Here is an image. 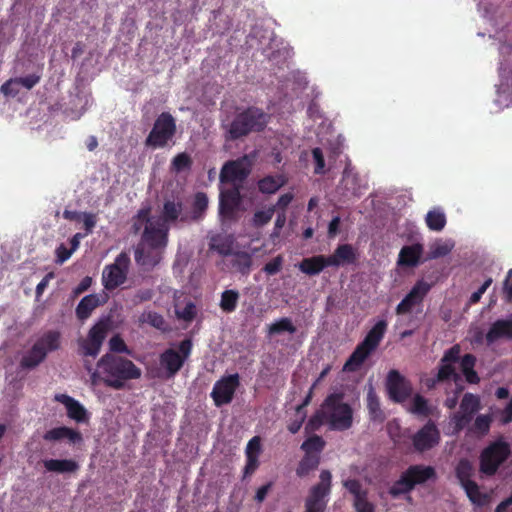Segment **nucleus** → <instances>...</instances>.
<instances>
[{
	"label": "nucleus",
	"instance_id": "obj_63",
	"mask_svg": "<svg viewBox=\"0 0 512 512\" xmlns=\"http://www.w3.org/2000/svg\"><path fill=\"white\" fill-rule=\"evenodd\" d=\"M453 245L448 243H437L431 248V258L446 256L451 252Z\"/></svg>",
	"mask_w": 512,
	"mask_h": 512
},
{
	"label": "nucleus",
	"instance_id": "obj_14",
	"mask_svg": "<svg viewBox=\"0 0 512 512\" xmlns=\"http://www.w3.org/2000/svg\"><path fill=\"white\" fill-rule=\"evenodd\" d=\"M240 188L239 185H234L231 188L220 191L219 214L223 219L236 220L237 211L242 202Z\"/></svg>",
	"mask_w": 512,
	"mask_h": 512
},
{
	"label": "nucleus",
	"instance_id": "obj_50",
	"mask_svg": "<svg viewBox=\"0 0 512 512\" xmlns=\"http://www.w3.org/2000/svg\"><path fill=\"white\" fill-rule=\"evenodd\" d=\"M232 266L242 275H248L252 266V258L246 252H237L232 261Z\"/></svg>",
	"mask_w": 512,
	"mask_h": 512
},
{
	"label": "nucleus",
	"instance_id": "obj_27",
	"mask_svg": "<svg viewBox=\"0 0 512 512\" xmlns=\"http://www.w3.org/2000/svg\"><path fill=\"white\" fill-rule=\"evenodd\" d=\"M319 483L310 488L309 498L321 501H327V497L331 492L332 474L329 470H322L319 475Z\"/></svg>",
	"mask_w": 512,
	"mask_h": 512
},
{
	"label": "nucleus",
	"instance_id": "obj_51",
	"mask_svg": "<svg viewBox=\"0 0 512 512\" xmlns=\"http://www.w3.org/2000/svg\"><path fill=\"white\" fill-rule=\"evenodd\" d=\"M140 322L148 323L152 327L161 331L167 330L166 321L164 317L155 311H148L142 313V315L140 316Z\"/></svg>",
	"mask_w": 512,
	"mask_h": 512
},
{
	"label": "nucleus",
	"instance_id": "obj_62",
	"mask_svg": "<svg viewBox=\"0 0 512 512\" xmlns=\"http://www.w3.org/2000/svg\"><path fill=\"white\" fill-rule=\"evenodd\" d=\"M41 76L36 74H30L25 77H17L16 80L19 86H23L27 90L32 89L35 85L40 82Z\"/></svg>",
	"mask_w": 512,
	"mask_h": 512
},
{
	"label": "nucleus",
	"instance_id": "obj_6",
	"mask_svg": "<svg viewBox=\"0 0 512 512\" xmlns=\"http://www.w3.org/2000/svg\"><path fill=\"white\" fill-rule=\"evenodd\" d=\"M112 328L109 317L99 319L88 331L85 338L78 340L79 353L82 356L96 357Z\"/></svg>",
	"mask_w": 512,
	"mask_h": 512
},
{
	"label": "nucleus",
	"instance_id": "obj_29",
	"mask_svg": "<svg viewBox=\"0 0 512 512\" xmlns=\"http://www.w3.org/2000/svg\"><path fill=\"white\" fill-rule=\"evenodd\" d=\"M328 266V258L324 255L304 258L298 265L300 271L309 276L318 275Z\"/></svg>",
	"mask_w": 512,
	"mask_h": 512
},
{
	"label": "nucleus",
	"instance_id": "obj_45",
	"mask_svg": "<svg viewBox=\"0 0 512 512\" xmlns=\"http://www.w3.org/2000/svg\"><path fill=\"white\" fill-rule=\"evenodd\" d=\"M360 178L357 174L345 170L342 177V184L344 188L351 193V195L360 197L362 195V186L359 183Z\"/></svg>",
	"mask_w": 512,
	"mask_h": 512
},
{
	"label": "nucleus",
	"instance_id": "obj_21",
	"mask_svg": "<svg viewBox=\"0 0 512 512\" xmlns=\"http://www.w3.org/2000/svg\"><path fill=\"white\" fill-rule=\"evenodd\" d=\"M54 400L63 404L66 408L67 416L77 423H86L89 420V414L85 407L73 397L67 394H56Z\"/></svg>",
	"mask_w": 512,
	"mask_h": 512
},
{
	"label": "nucleus",
	"instance_id": "obj_24",
	"mask_svg": "<svg viewBox=\"0 0 512 512\" xmlns=\"http://www.w3.org/2000/svg\"><path fill=\"white\" fill-rule=\"evenodd\" d=\"M45 441L55 442L63 439H67L71 444H77L82 442V434L72 428L66 426H60L46 431L43 435Z\"/></svg>",
	"mask_w": 512,
	"mask_h": 512
},
{
	"label": "nucleus",
	"instance_id": "obj_48",
	"mask_svg": "<svg viewBox=\"0 0 512 512\" xmlns=\"http://www.w3.org/2000/svg\"><path fill=\"white\" fill-rule=\"evenodd\" d=\"M275 213V206H269L263 210H257L254 212L251 224L255 228H261L267 225Z\"/></svg>",
	"mask_w": 512,
	"mask_h": 512
},
{
	"label": "nucleus",
	"instance_id": "obj_38",
	"mask_svg": "<svg viewBox=\"0 0 512 512\" xmlns=\"http://www.w3.org/2000/svg\"><path fill=\"white\" fill-rule=\"evenodd\" d=\"M408 411L418 417H429L434 413V407L421 394H416Z\"/></svg>",
	"mask_w": 512,
	"mask_h": 512
},
{
	"label": "nucleus",
	"instance_id": "obj_11",
	"mask_svg": "<svg viewBox=\"0 0 512 512\" xmlns=\"http://www.w3.org/2000/svg\"><path fill=\"white\" fill-rule=\"evenodd\" d=\"M239 385L240 376L238 373L223 376L217 380L210 393L214 405L216 407H222L230 404Z\"/></svg>",
	"mask_w": 512,
	"mask_h": 512
},
{
	"label": "nucleus",
	"instance_id": "obj_26",
	"mask_svg": "<svg viewBox=\"0 0 512 512\" xmlns=\"http://www.w3.org/2000/svg\"><path fill=\"white\" fill-rule=\"evenodd\" d=\"M374 352L360 342L343 366V371L356 372L361 368L366 359Z\"/></svg>",
	"mask_w": 512,
	"mask_h": 512
},
{
	"label": "nucleus",
	"instance_id": "obj_34",
	"mask_svg": "<svg viewBox=\"0 0 512 512\" xmlns=\"http://www.w3.org/2000/svg\"><path fill=\"white\" fill-rule=\"evenodd\" d=\"M45 469L56 473H74L79 469V464L73 459H48L43 461Z\"/></svg>",
	"mask_w": 512,
	"mask_h": 512
},
{
	"label": "nucleus",
	"instance_id": "obj_19",
	"mask_svg": "<svg viewBox=\"0 0 512 512\" xmlns=\"http://www.w3.org/2000/svg\"><path fill=\"white\" fill-rule=\"evenodd\" d=\"M403 473L407 477L413 489L417 485H423L428 481H435L437 479L435 468L429 465H410L405 471H403Z\"/></svg>",
	"mask_w": 512,
	"mask_h": 512
},
{
	"label": "nucleus",
	"instance_id": "obj_3",
	"mask_svg": "<svg viewBox=\"0 0 512 512\" xmlns=\"http://www.w3.org/2000/svg\"><path fill=\"white\" fill-rule=\"evenodd\" d=\"M342 393L329 394L322 403L326 423L331 430L345 431L353 424V410L348 403L343 402Z\"/></svg>",
	"mask_w": 512,
	"mask_h": 512
},
{
	"label": "nucleus",
	"instance_id": "obj_46",
	"mask_svg": "<svg viewBox=\"0 0 512 512\" xmlns=\"http://www.w3.org/2000/svg\"><path fill=\"white\" fill-rule=\"evenodd\" d=\"M239 292L237 290L229 289L225 290L221 294L220 308L225 313H232L236 310Z\"/></svg>",
	"mask_w": 512,
	"mask_h": 512
},
{
	"label": "nucleus",
	"instance_id": "obj_47",
	"mask_svg": "<svg viewBox=\"0 0 512 512\" xmlns=\"http://www.w3.org/2000/svg\"><path fill=\"white\" fill-rule=\"evenodd\" d=\"M412 490L407 477L402 472L399 479L396 480L393 485L389 488L388 493L393 498H399L402 495L409 494Z\"/></svg>",
	"mask_w": 512,
	"mask_h": 512
},
{
	"label": "nucleus",
	"instance_id": "obj_28",
	"mask_svg": "<svg viewBox=\"0 0 512 512\" xmlns=\"http://www.w3.org/2000/svg\"><path fill=\"white\" fill-rule=\"evenodd\" d=\"M319 483L310 488L309 498L321 501H327V497L331 492L332 474L329 470H322L319 475Z\"/></svg>",
	"mask_w": 512,
	"mask_h": 512
},
{
	"label": "nucleus",
	"instance_id": "obj_44",
	"mask_svg": "<svg viewBox=\"0 0 512 512\" xmlns=\"http://www.w3.org/2000/svg\"><path fill=\"white\" fill-rule=\"evenodd\" d=\"M326 442L321 436L313 435L308 437L302 444L301 450L307 455H320L325 448Z\"/></svg>",
	"mask_w": 512,
	"mask_h": 512
},
{
	"label": "nucleus",
	"instance_id": "obj_2",
	"mask_svg": "<svg viewBox=\"0 0 512 512\" xmlns=\"http://www.w3.org/2000/svg\"><path fill=\"white\" fill-rule=\"evenodd\" d=\"M270 120V115L262 108L249 106L238 111L233 119L222 123L224 137L227 141H236L251 133L265 130Z\"/></svg>",
	"mask_w": 512,
	"mask_h": 512
},
{
	"label": "nucleus",
	"instance_id": "obj_8",
	"mask_svg": "<svg viewBox=\"0 0 512 512\" xmlns=\"http://www.w3.org/2000/svg\"><path fill=\"white\" fill-rule=\"evenodd\" d=\"M130 263L129 254L121 252L112 264L105 266L102 272V284L106 290L112 291L125 283Z\"/></svg>",
	"mask_w": 512,
	"mask_h": 512
},
{
	"label": "nucleus",
	"instance_id": "obj_7",
	"mask_svg": "<svg viewBox=\"0 0 512 512\" xmlns=\"http://www.w3.org/2000/svg\"><path fill=\"white\" fill-rule=\"evenodd\" d=\"M176 120L169 112H162L155 120L145 145L151 148H163L176 133Z\"/></svg>",
	"mask_w": 512,
	"mask_h": 512
},
{
	"label": "nucleus",
	"instance_id": "obj_12",
	"mask_svg": "<svg viewBox=\"0 0 512 512\" xmlns=\"http://www.w3.org/2000/svg\"><path fill=\"white\" fill-rule=\"evenodd\" d=\"M388 397L394 403H403L409 399L413 392L412 383L398 370L392 369L386 378Z\"/></svg>",
	"mask_w": 512,
	"mask_h": 512
},
{
	"label": "nucleus",
	"instance_id": "obj_42",
	"mask_svg": "<svg viewBox=\"0 0 512 512\" xmlns=\"http://www.w3.org/2000/svg\"><path fill=\"white\" fill-rule=\"evenodd\" d=\"M462 488L465 490L467 497L473 504L484 506L489 502V496L480 491L479 486L475 481L464 485Z\"/></svg>",
	"mask_w": 512,
	"mask_h": 512
},
{
	"label": "nucleus",
	"instance_id": "obj_33",
	"mask_svg": "<svg viewBox=\"0 0 512 512\" xmlns=\"http://www.w3.org/2000/svg\"><path fill=\"white\" fill-rule=\"evenodd\" d=\"M287 183L283 174L267 175L257 182L258 190L262 194H274Z\"/></svg>",
	"mask_w": 512,
	"mask_h": 512
},
{
	"label": "nucleus",
	"instance_id": "obj_56",
	"mask_svg": "<svg viewBox=\"0 0 512 512\" xmlns=\"http://www.w3.org/2000/svg\"><path fill=\"white\" fill-rule=\"evenodd\" d=\"M473 417L474 416H472L468 413H465L461 410H459L457 413H455L453 416V419H452V421L454 423L455 432L459 433L464 428H466L470 424V422L473 420Z\"/></svg>",
	"mask_w": 512,
	"mask_h": 512
},
{
	"label": "nucleus",
	"instance_id": "obj_20",
	"mask_svg": "<svg viewBox=\"0 0 512 512\" xmlns=\"http://www.w3.org/2000/svg\"><path fill=\"white\" fill-rule=\"evenodd\" d=\"M183 211V202L180 199H166L163 203V207L160 213V216L156 219L160 223L162 222L164 225L175 224L178 220L181 222H185L187 220V216L182 214Z\"/></svg>",
	"mask_w": 512,
	"mask_h": 512
},
{
	"label": "nucleus",
	"instance_id": "obj_36",
	"mask_svg": "<svg viewBox=\"0 0 512 512\" xmlns=\"http://www.w3.org/2000/svg\"><path fill=\"white\" fill-rule=\"evenodd\" d=\"M233 242L232 236L216 234L210 238L209 249L221 256H229L233 251Z\"/></svg>",
	"mask_w": 512,
	"mask_h": 512
},
{
	"label": "nucleus",
	"instance_id": "obj_1",
	"mask_svg": "<svg viewBox=\"0 0 512 512\" xmlns=\"http://www.w3.org/2000/svg\"><path fill=\"white\" fill-rule=\"evenodd\" d=\"M85 368L90 373L91 383L98 385L103 383L106 387L122 390L126 383L141 377L142 371L130 359L115 355L104 354L96 363L95 369L86 364Z\"/></svg>",
	"mask_w": 512,
	"mask_h": 512
},
{
	"label": "nucleus",
	"instance_id": "obj_52",
	"mask_svg": "<svg viewBox=\"0 0 512 512\" xmlns=\"http://www.w3.org/2000/svg\"><path fill=\"white\" fill-rule=\"evenodd\" d=\"M150 212L151 209L149 207H144L138 210L137 214L133 218L132 228L134 233H138L143 224L146 226L150 223H154L157 218L151 217Z\"/></svg>",
	"mask_w": 512,
	"mask_h": 512
},
{
	"label": "nucleus",
	"instance_id": "obj_30",
	"mask_svg": "<svg viewBox=\"0 0 512 512\" xmlns=\"http://www.w3.org/2000/svg\"><path fill=\"white\" fill-rule=\"evenodd\" d=\"M423 252L421 244H413L402 247L398 257L400 266L415 267L418 265Z\"/></svg>",
	"mask_w": 512,
	"mask_h": 512
},
{
	"label": "nucleus",
	"instance_id": "obj_23",
	"mask_svg": "<svg viewBox=\"0 0 512 512\" xmlns=\"http://www.w3.org/2000/svg\"><path fill=\"white\" fill-rule=\"evenodd\" d=\"M107 301V294H89L83 297L78 303L75 313L80 321L88 319L92 312Z\"/></svg>",
	"mask_w": 512,
	"mask_h": 512
},
{
	"label": "nucleus",
	"instance_id": "obj_53",
	"mask_svg": "<svg viewBox=\"0 0 512 512\" xmlns=\"http://www.w3.org/2000/svg\"><path fill=\"white\" fill-rule=\"evenodd\" d=\"M479 409H480L479 397L472 393L464 394V396L461 400V403H460V410L474 416L475 413L478 412Z\"/></svg>",
	"mask_w": 512,
	"mask_h": 512
},
{
	"label": "nucleus",
	"instance_id": "obj_31",
	"mask_svg": "<svg viewBox=\"0 0 512 512\" xmlns=\"http://www.w3.org/2000/svg\"><path fill=\"white\" fill-rule=\"evenodd\" d=\"M366 406L370 420L378 422L385 420V413L381 409L380 398L372 385H369L367 390Z\"/></svg>",
	"mask_w": 512,
	"mask_h": 512
},
{
	"label": "nucleus",
	"instance_id": "obj_10",
	"mask_svg": "<svg viewBox=\"0 0 512 512\" xmlns=\"http://www.w3.org/2000/svg\"><path fill=\"white\" fill-rule=\"evenodd\" d=\"M251 161L247 155L235 160L227 161L220 171V182L239 185L243 183L251 172Z\"/></svg>",
	"mask_w": 512,
	"mask_h": 512
},
{
	"label": "nucleus",
	"instance_id": "obj_49",
	"mask_svg": "<svg viewBox=\"0 0 512 512\" xmlns=\"http://www.w3.org/2000/svg\"><path fill=\"white\" fill-rule=\"evenodd\" d=\"M284 332H288L290 334H294L296 332V327L288 317H283L268 327L269 335H277Z\"/></svg>",
	"mask_w": 512,
	"mask_h": 512
},
{
	"label": "nucleus",
	"instance_id": "obj_9",
	"mask_svg": "<svg viewBox=\"0 0 512 512\" xmlns=\"http://www.w3.org/2000/svg\"><path fill=\"white\" fill-rule=\"evenodd\" d=\"M192 341L184 339L178 346V351L169 348L160 355V364L166 370L169 377L176 375L183 367L185 361L191 354Z\"/></svg>",
	"mask_w": 512,
	"mask_h": 512
},
{
	"label": "nucleus",
	"instance_id": "obj_5",
	"mask_svg": "<svg viewBox=\"0 0 512 512\" xmlns=\"http://www.w3.org/2000/svg\"><path fill=\"white\" fill-rule=\"evenodd\" d=\"M511 454L510 444L503 439H497L486 446L480 453V472L493 476L499 467L505 463Z\"/></svg>",
	"mask_w": 512,
	"mask_h": 512
},
{
	"label": "nucleus",
	"instance_id": "obj_57",
	"mask_svg": "<svg viewBox=\"0 0 512 512\" xmlns=\"http://www.w3.org/2000/svg\"><path fill=\"white\" fill-rule=\"evenodd\" d=\"M0 92L5 96L15 97L20 92V86L16 78H10L0 87Z\"/></svg>",
	"mask_w": 512,
	"mask_h": 512
},
{
	"label": "nucleus",
	"instance_id": "obj_18",
	"mask_svg": "<svg viewBox=\"0 0 512 512\" xmlns=\"http://www.w3.org/2000/svg\"><path fill=\"white\" fill-rule=\"evenodd\" d=\"M344 487L354 496V508L356 512H375L374 505L368 501V491L363 489L357 479H348L343 482Z\"/></svg>",
	"mask_w": 512,
	"mask_h": 512
},
{
	"label": "nucleus",
	"instance_id": "obj_15",
	"mask_svg": "<svg viewBox=\"0 0 512 512\" xmlns=\"http://www.w3.org/2000/svg\"><path fill=\"white\" fill-rule=\"evenodd\" d=\"M169 231V225L155 220L154 223L144 226L140 243L151 248L166 249Z\"/></svg>",
	"mask_w": 512,
	"mask_h": 512
},
{
	"label": "nucleus",
	"instance_id": "obj_40",
	"mask_svg": "<svg viewBox=\"0 0 512 512\" xmlns=\"http://www.w3.org/2000/svg\"><path fill=\"white\" fill-rule=\"evenodd\" d=\"M208 197L204 192H197L194 195L192 203V215L193 221H200L204 218L206 210L208 208Z\"/></svg>",
	"mask_w": 512,
	"mask_h": 512
},
{
	"label": "nucleus",
	"instance_id": "obj_61",
	"mask_svg": "<svg viewBox=\"0 0 512 512\" xmlns=\"http://www.w3.org/2000/svg\"><path fill=\"white\" fill-rule=\"evenodd\" d=\"M327 501H321L307 497L305 502L306 512H324Z\"/></svg>",
	"mask_w": 512,
	"mask_h": 512
},
{
	"label": "nucleus",
	"instance_id": "obj_17",
	"mask_svg": "<svg viewBox=\"0 0 512 512\" xmlns=\"http://www.w3.org/2000/svg\"><path fill=\"white\" fill-rule=\"evenodd\" d=\"M461 347L459 344L453 345L446 350L440 360L436 381H447L452 377L456 379L458 375L455 372L454 364L460 360Z\"/></svg>",
	"mask_w": 512,
	"mask_h": 512
},
{
	"label": "nucleus",
	"instance_id": "obj_16",
	"mask_svg": "<svg viewBox=\"0 0 512 512\" xmlns=\"http://www.w3.org/2000/svg\"><path fill=\"white\" fill-rule=\"evenodd\" d=\"M430 290L431 285L429 283L424 280H418L409 293L396 306V314L405 315L410 313L414 307L422 304Z\"/></svg>",
	"mask_w": 512,
	"mask_h": 512
},
{
	"label": "nucleus",
	"instance_id": "obj_39",
	"mask_svg": "<svg viewBox=\"0 0 512 512\" xmlns=\"http://www.w3.org/2000/svg\"><path fill=\"white\" fill-rule=\"evenodd\" d=\"M320 461V455L304 454L296 468V475L300 478L308 476L312 471L318 468Z\"/></svg>",
	"mask_w": 512,
	"mask_h": 512
},
{
	"label": "nucleus",
	"instance_id": "obj_4",
	"mask_svg": "<svg viewBox=\"0 0 512 512\" xmlns=\"http://www.w3.org/2000/svg\"><path fill=\"white\" fill-rule=\"evenodd\" d=\"M61 333L57 330H49L43 333L22 356L20 367L23 369H34L47 357L48 353L60 348Z\"/></svg>",
	"mask_w": 512,
	"mask_h": 512
},
{
	"label": "nucleus",
	"instance_id": "obj_13",
	"mask_svg": "<svg viewBox=\"0 0 512 512\" xmlns=\"http://www.w3.org/2000/svg\"><path fill=\"white\" fill-rule=\"evenodd\" d=\"M441 440L440 431L436 423L428 420L412 437V445L415 451L423 453L439 444Z\"/></svg>",
	"mask_w": 512,
	"mask_h": 512
},
{
	"label": "nucleus",
	"instance_id": "obj_32",
	"mask_svg": "<svg viewBox=\"0 0 512 512\" xmlns=\"http://www.w3.org/2000/svg\"><path fill=\"white\" fill-rule=\"evenodd\" d=\"M387 326H388V323L386 320H384V319L379 320L368 331V333L364 337L362 343L365 346L369 347L371 350L375 351L386 333Z\"/></svg>",
	"mask_w": 512,
	"mask_h": 512
},
{
	"label": "nucleus",
	"instance_id": "obj_58",
	"mask_svg": "<svg viewBox=\"0 0 512 512\" xmlns=\"http://www.w3.org/2000/svg\"><path fill=\"white\" fill-rule=\"evenodd\" d=\"M109 348L114 353H130L126 343L120 335H114L109 340Z\"/></svg>",
	"mask_w": 512,
	"mask_h": 512
},
{
	"label": "nucleus",
	"instance_id": "obj_54",
	"mask_svg": "<svg viewBox=\"0 0 512 512\" xmlns=\"http://www.w3.org/2000/svg\"><path fill=\"white\" fill-rule=\"evenodd\" d=\"M192 158L186 152L177 154L171 162V170L175 173L188 171L192 167Z\"/></svg>",
	"mask_w": 512,
	"mask_h": 512
},
{
	"label": "nucleus",
	"instance_id": "obj_43",
	"mask_svg": "<svg viewBox=\"0 0 512 512\" xmlns=\"http://www.w3.org/2000/svg\"><path fill=\"white\" fill-rule=\"evenodd\" d=\"M473 472V465L468 459L463 458L458 462L455 468V474L462 487L473 482V480H471Z\"/></svg>",
	"mask_w": 512,
	"mask_h": 512
},
{
	"label": "nucleus",
	"instance_id": "obj_22",
	"mask_svg": "<svg viewBox=\"0 0 512 512\" xmlns=\"http://www.w3.org/2000/svg\"><path fill=\"white\" fill-rule=\"evenodd\" d=\"M164 251L139 243L135 249V261L141 266L153 268L161 262Z\"/></svg>",
	"mask_w": 512,
	"mask_h": 512
},
{
	"label": "nucleus",
	"instance_id": "obj_59",
	"mask_svg": "<svg viewBox=\"0 0 512 512\" xmlns=\"http://www.w3.org/2000/svg\"><path fill=\"white\" fill-rule=\"evenodd\" d=\"M312 156L315 162L314 173L323 174L325 168V159L321 148L316 147L312 149Z\"/></svg>",
	"mask_w": 512,
	"mask_h": 512
},
{
	"label": "nucleus",
	"instance_id": "obj_60",
	"mask_svg": "<svg viewBox=\"0 0 512 512\" xmlns=\"http://www.w3.org/2000/svg\"><path fill=\"white\" fill-rule=\"evenodd\" d=\"M282 263L283 258L281 255H278L264 265L263 271L268 275H275L281 270Z\"/></svg>",
	"mask_w": 512,
	"mask_h": 512
},
{
	"label": "nucleus",
	"instance_id": "obj_25",
	"mask_svg": "<svg viewBox=\"0 0 512 512\" xmlns=\"http://www.w3.org/2000/svg\"><path fill=\"white\" fill-rule=\"evenodd\" d=\"M330 266L353 264L357 260L356 250L350 244H340L334 253L327 256Z\"/></svg>",
	"mask_w": 512,
	"mask_h": 512
},
{
	"label": "nucleus",
	"instance_id": "obj_37",
	"mask_svg": "<svg viewBox=\"0 0 512 512\" xmlns=\"http://www.w3.org/2000/svg\"><path fill=\"white\" fill-rule=\"evenodd\" d=\"M492 422V415L480 414L476 416L473 424L468 428V431L477 438H483L489 433Z\"/></svg>",
	"mask_w": 512,
	"mask_h": 512
},
{
	"label": "nucleus",
	"instance_id": "obj_55",
	"mask_svg": "<svg viewBox=\"0 0 512 512\" xmlns=\"http://www.w3.org/2000/svg\"><path fill=\"white\" fill-rule=\"evenodd\" d=\"M323 412L324 410L321 406V408L311 416L305 427L307 432L318 430L324 423H326L325 413Z\"/></svg>",
	"mask_w": 512,
	"mask_h": 512
},
{
	"label": "nucleus",
	"instance_id": "obj_41",
	"mask_svg": "<svg viewBox=\"0 0 512 512\" xmlns=\"http://www.w3.org/2000/svg\"><path fill=\"white\" fill-rule=\"evenodd\" d=\"M427 227L432 231H441L446 225V216L440 208L430 210L425 218Z\"/></svg>",
	"mask_w": 512,
	"mask_h": 512
},
{
	"label": "nucleus",
	"instance_id": "obj_64",
	"mask_svg": "<svg viewBox=\"0 0 512 512\" xmlns=\"http://www.w3.org/2000/svg\"><path fill=\"white\" fill-rule=\"evenodd\" d=\"M503 295L506 303H512V269L507 272L503 282Z\"/></svg>",
	"mask_w": 512,
	"mask_h": 512
},
{
	"label": "nucleus",
	"instance_id": "obj_35",
	"mask_svg": "<svg viewBox=\"0 0 512 512\" xmlns=\"http://www.w3.org/2000/svg\"><path fill=\"white\" fill-rule=\"evenodd\" d=\"M460 369L465 377V380L469 384H478L480 377L475 371L476 356L473 354H465L463 357L460 356Z\"/></svg>",
	"mask_w": 512,
	"mask_h": 512
}]
</instances>
